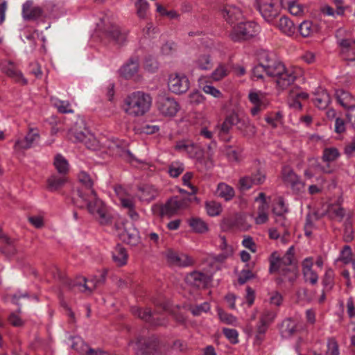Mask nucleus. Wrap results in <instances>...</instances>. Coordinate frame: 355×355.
Listing matches in <instances>:
<instances>
[{
    "label": "nucleus",
    "mask_w": 355,
    "mask_h": 355,
    "mask_svg": "<svg viewBox=\"0 0 355 355\" xmlns=\"http://www.w3.org/2000/svg\"><path fill=\"white\" fill-rule=\"evenodd\" d=\"M334 272L331 268H327L322 278L323 291L329 292L334 286Z\"/></svg>",
    "instance_id": "33"
},
{
    "label": "nucleus",
    "mask_w": 355,
    "mask_h": 355,
    "mask_svg": "<svg viewBox=\"0 0 355 355\" xmlns=\"http://www.w3.org/2000/svg\"><path fill=\"white\" fill-rule=\"evenodd\" d=\"M223 331L226 338L229 339L232 343H238V332L236 330L233 329L224 328Z\"/></svg>",
    "instance_id": "59"
},
{
    "label": "nucleus",
    "mask_w": 355,
    "mask_h": 355,
    "mask_svg": "<svg viewBox=\"0 0 355 355\" xmlns=\"http://www.w3.org/2000/svg\"><path fill=\"white\" fill-rule=\"evenodd\" d=\"M255 6L266 21H272L278 15L279 10L273 0H256Z\"/></svg>",
    "instance_id": "9"
},
{
    "label": "nucleus",
    "mask_w": 355,
    "mask_h": 355,
    "mask_svg": "<svg viewBox=\"0 0 355 355\" xmlns=\"http://www.w3.org/2000/svg\"><path fill=\"white\" fill-rule=\"evenodd\" d=\"M269 272L270 273L277 272L281 282H288L293 284L298 276L293 246L290 247L282 258L277 255V252L271 254Z\"/></svg>",
    "instance_id": "1"
},
{
    "label": "nucleus",
    "mask_w": 355,
    "mask_h": 355,
    "mask_svg": "<svg viewBox=\"0 0 355 355\" xmlns=\"http://www.w3.org/2000/svg\"><path fill=\"white\" fill-rule=\"evenodd\" d=\"M303 275L306 282H309L313 285L318 282V276L313 270L303 272Z\"/></svg>",
    "instance_id": "63"
},
{
    "label": "nucleus",
    "mask_w": 355,
    "mask_h": 355,
    "mask_svg": "<svg viewBox=\"0 0 355 355\" xmlns=\"http://www.w3.org/2000/svg\"><path fill=\"white\" fill-rule=\"evenodd\" d=\"M116 250L118 252L119 255L113 254L112 258L113 260L117 263V265L119 266H123L126 264L128 254L126 250L121 247L120 245H117L116 247Z\"/></svg>",
    "instance_id": "40"
},
{
    "label": "nucleus",
    "mask_w": 355,
    "mask_h": 355,
    "mask_svg": "<svg viewBox=\"0 0 355 355\" xmlns=\"http://www.w3.org/2000/svg\"><path fill=\"white\" fill-rule=\"evenodd\" d=\"M67 182L64 177L51 176L46 181L47 189L50 191H57L60 189Z\"/></svg>",
    "instance_id": "32"
},
{
    "label": "nucleus",
    "mask_w": 355,
    "mask_h": 355,
    "mask_svg": "<svg viewBox=\"0 0 355 355\" xmlns=\"http://www.w3.org/2000/svg\"><path fill=\"white\" fill-rule=\"evenodd\" d=\"M299 31L302 37H309L318 32V26L311 21H304L299 26Z\"/></svg>",
    "instance_id": "31"
},
{
    "label": "nucleus",
    "mask_w": 355,
    "mask_h": 355,
    "mask_svg": "<svg viewBox=\"0 0 355 355\" xmlns=\"http://www.w3.org/2000/svg\"><path fill=\"white\" fill-rule=\"evenodd\" d=\"M188 224L196 233L204 234L209 230L207 223L199 217H191L188 220Z\"/></svg>",
    "instance_id": "24"
},
{
    "label": "nucleus",
    "mask_w": 355,
    "mask_h": 355,
    "mask_svg": "<svg viewBox=\"0 0 355 355\" xmlns=\"http://www.w3.org/2000/svg\"><path fill=\"white\" fill-rule=\"evenodd\" d=\"M282 3L287 6L288 11L293 15H298L303 11L302 6L294 1L282 0Z\"/></svg>",
    "instance_id": "42"
},
{
    "label": "nucleus",
    "mask_w": 355,
    "mask_h": 355,
    "mask_svg": "<svg viewBox=\"0 0 355 355\" xmlns=\"http://www.w3.org/2000/svg\"><path fill=\"white\" fill-rule=\"evenodd\" d=\"M355 45V41L349 39L342 40L340 42L341 54L344 59L349 61H355V57L352 52V46Z\"/></svg>",
    "instance_id": "21"
},
{
    "label": "nucleus",
    "mask_w": 355,
    "mask_h": 355,
    "mask_svg": "<svg viewBox=\"0 0 355 355\" xmlns=\"http://www.w3.org/2000/svg\"><path fill=\"white\" fill-rule=\"evenodd\" d=\"M205 209L207 214L210 216H218L222 211V207L220 203L214 200L206 202Z\"/></svg>",
    "instance_id": "37"
},
{
    "label": "nucleus",
    "mask_w": 355,
    "mask_h": 355,
    "mask_svg": "<svg viewBox=\"0 0 355 355\" xmlns=\"http://www.w3.org/2000/svg\"><path fill=\"white\" fill-rule=\"evenodd\" d=\"M53 164L60 174L66 175L68 173V162L61 155L55 156Z\"/></svg>",
    "instance_id": "35"
},
{
    "label": "nucleus",
    "mask_w": 355,
    "mask_h": 355,
    "mask_svg": "<svg viewBox=\"0 0 355 355\" xmlns=\"http://www.w3.org/2000/svg\"><path fill=\"white\" fill-rule=\"evenodd\" d=\"M180 107L175 99L168 95L159 96L157 101V109L160 114L166 117H173L176 115Z\"/></svg>",
    "instance_id": "5"
},
{
    "label": "nucleus",
    "mask_w": 355,
    "mask_h": 355,
    "mask_svg": "<svg viewBox=\"0 0 355 355\" xmlns=\"http://www.w3.org/2000/svg\"><path fill=\"white\" fill-rule=\"evenodd\" d=\"M189 87V80L184 73L175 72L168 76V88L171 92L182 94L187 92Z\"/></svg>",
    "instance_id": "6"
},
{
    "label": "nucleus",
    "mask_w": 355,
    "mask_h": 355,
    "mask_svg": "<svg viewBox=\"0 0 355 355\" xmlns=\"http://www.w3.org/2000/svg\"><path fill=\"white\" fill-rule=\"evenodd\" d=\"M218 315L219 316L220 320L226 324H232L236 320L234 316L223 311L220 309H218Z\"/></svg>",
    "instance_id": "55"
},
{
    "label": "nucleus",
    "mask_w": 355,
    "mask_h": 355,
    "mask_svg": "<svg viewBox=\"0 0 355 355\" xmlns=\"http://www.w3.org/2000/svg\"><path fill=\"white\" fill-rule=\"evenodd\" d=\"M221 246L222 248H224L225 250L223 252L217 255L216 257L215 258V259L219 262L224 261L227 257H230L233 252L232 248L230 246L227 245L224 239H223V244Z\"/></svg>",
    "instance_id": "50"
},
{
    "label": "nucleus",
    "mask_w": 355,
    "mask_h": 355,
    "mask_svg": "<svg viewBox=\"0 0 355 355\" xmlns=\"http://www.w3.org/2000/svg\"><path fill=\"white\" fill-rule=\"evenodd\" d=\"M254 275L252 272L248 269L243 270L238 279V282L240 284H244L247 281L252 279Z\"/></svg>",
    "instance_id": "62"
},
{
    "label": "nucleus",
    "mask_w": 355,
    "mask_h": 355,
    "mask_svg": "<svg viewBox=\"0 0 355 355\" xmlns=\"http://www.w3.org/2000/svg\"><path fill=\"white\" fill-rule=\"evenodd\" d=\"M322 216V214L320 215L318 212L315 211L312 214H309L306 216V223L304 226L307 227L313 228V223L319 220Z\"/></svg>",
    "instance_id": "61"
},
{
    "label": "nucleus",
    "mask_w": 355,
    "mask_h": 355,
    "mask_svg": "<svg viewBox=\"0 0 355 355\" xmlns=\"http://www.w3.org/2000/svg\"><path fill=\"white\" fill-rule=\"evenodd\" d=\"M248 98L254 105H265L263 102L264 95L261 92L250 91Z\"/></svg>",
    "instance_id": "45"
},
{
    "label": "nucleus",
    "mask_w": 355,
    "mask_h": 355,
    "mask_svg": "<svg viewBox=\"0 0 355 355\" xmlns=\"http://www.w3.org/2000/svg\"><path fill=\"white\" fill-rule=\"evenodd\" d=\"M239 120V115L235 112H232L227 116L220 128L219 136L222 137L223 134L228 133L233 125L238 126Z\"/></svg>",
    "instance_id": "17"
},
{
    "label": "nucleus",
    "mask_w": 355,
    "mask_h": 355,
    "mask_svg": "<svg viewBox=\"0 0 355 355\" xmlns=\"http://www.w3.org/2000/svg\"><path fill=\"white\" fill-rule=\"evenodd\" d=\"M351 217L352 216L348 214L344 223L343 239L345 242H350L354 239V230Z\"/></svg>",
    "instance_id": "36"
},
{
    "label": "nucleus",
    "mask_w": 355,
    "mask_h": 355,
    "mask_svg": "<svg viewBox=\"0 0 355 355\" xmlns=\"http://www.w3.org/2000/svg\"><path fill=\"white\" fill-rule=\"evenodd\" d=\"M228 74V70L224 65H219L212 73L211 77L214 80H220Z\"/></svg>",
    "instance_id": "51"
},
{
    "label": "nucleus",
    "mask_w": 355,
    "mask_h": 355,
    "mask_svg": "<svg viewBox=\"0 0 355 355\" xmlns=\"http://www.w3.org/2000/svg\"><path fill=\"white\" fill-rule=\"evenodd\" d=\"M91 193L94 196V200H95V205H97L96 211L101 219V223H107L110 221V217L107 215L106 208L103 202L98 198L97 193L94 189H92Z\"/></svg>",
    "instance_id": "20"
},
{
    "label": "nucleus",
    "mask_w": 355,
    "mask_h": 355,
    "mask_svg": "<svg viewBox=\"0 0 355 355\" xmlns=\"http://www.w3.org/2000/svg\"><path fill=\"white\" fill-rule=\"evenodd\" d=\"M187 284L197 288L205 287L209 282V278L207 275L199 272L193 271L187 274L184 278Z\"/></svg>",
    "instance_id": "13"
},
{
    "label": "nucleus",
    "mask_w": 355,
    "mask_h": 355,
    "mask_svg": "<svg viewBox=\"0 0 355 355\" xmlns=\"http://www.w3.org/2000/svg\"><path fill=\"white\" fill-rule=\"evenodd\" d=\"M339 347L337 341L333 338H329L324 355H339Z\"/></svg>",
    "instance_id": "47"
},
{
    "label": "nucleus",
    "mask_w": 355,
    "mask_h": 355,
    "mask_svg": "<svg viewBox=\"0 0 355 355\" xmlns=\"http://www.w3.org/2000/svg\"><path fill=\"white\" fill-rule=\"evenodd\" d=\"M327 214L331 219L341 221L345 216V211L339 205H332L329 207Z\"/></svg>",
    "instance_id": "34"
},
{
    "label": "nucleus",
    "mask_w": 355,
    "mask_h": 355,
    "mask_svg": "<svg viewBox=\"0 0 355 355\" xmlns=\"http://www.w3.org/2000/svg\"><path fill=\"white\" fill-rule=\"evenodd\" d=\"M271 78L275 79L278 89L285 90L294 83L297 73L294 69L286 68L282 62L275 60Z\"/></svg>",
    "instance_id": "3"
},
{
    "label": "nucleus",
    "mask_w": 355,
    "mask_h": 355,
    "mask_svg": "<svg viewBox=\"0 0 355 355\" xmlns=\"http://www.w3.org/2000/svg\"><path fill=\"white\" fill-rule=\"evenodd\" d=\"M282 295L279 292L274 291L270 293V303L271 304L279 306L282 304Z\"/></svg>",
    "instance_id": "64"
},
{
    "label": "nucleus",
    "mask_w": 355,
    "mask_h": 355,
    "mask_svg": "<svg viewBox=\"0 0 355 355\" xmlns=\"http://www.w3.org/2000/svg\"><path fill=\"white\" fill-rule=\"evenodd\" d=\"M12 298L14 304L21 306L23 311H31L32 306L27 295L17 296L16 295H14Z\"/></svg>",
    "instance_id": "38"
},
{
    "label": "nucleus",
    "mask_w": 355,
    "mask_h": 355,
    "mask_svg": "<svg viewBox=\"0 0 355 355\" xmlns=\"http://www.w3.org/2000/svg\"><path fill=\"white\" fill-rule=\"evenodd\" d=\"M340 156V153L336 148H326L323 150L322 160L324 162H331L336 160Z\"/></svg>",
    "instance_id": "39"
},
{
    "label": "nucleus",
    "mask_w": 355,
    "mask_h": 355,
    "mask_svg": "<svg viewBox=\"0 0 355 355\" xmlns=\"http://www.w3.org/2000/svg\"><path fill=\"white\" fill-rule=\"evenodd\" d=\"M37 134L31 135L28 134L25 138L22 140H17L15 143V148H19V149H27L29 148L33 144L35 137H38Z\"/></svg>",
    "instance_id": "43"
},
{
    "label": "nucleus",
    "mask_w": 355,
    "mask_h": 355,
    "mask_svg": "<svg viewBox=\"0 0 355 355\" xmlns=\"http://www.w3.org/2000/svg\"><path fill=\"white\" fill-rule=\"evenodd\" d=\"M237 128L244 137L252 138L257 132L256 127L248 119H240Z\"/></svg>",
    "instance_id": "22"
},
{
    "label": "nucleus",
    "mask_w": 355,
    "mask_h": 355,
    "mask_svg": "<svg viewBox=\"0 0 355 355\" xmlns=\"http://www.w3.org/2000/svg\"><path fill=\"white\" fill-rule=\"evenodd\" d=\"M151 97L143 92H134L128 96L125 103L127 105L125 112L135 116L144 115L151 105Z\"/></svg>",
    "instance_id": "2"
},
{
    "label": "nucleus",
    "mask_w": 355,
    "mask_h": 355,
    "mask_svg": "<svg viewBox=\"0 0 355 355\" xmlns=\"http://www.w3.org/2000/svg\"><path fill=\"white\" fill-rule=\"evenodd\" d=\"M3 71L9 77L15 78L16 81H21L22 85L27 84V80L22 76L20 72L15 70V67L12 61L8 62V66L3 68Z\"/></svg>",
    "instance_id": "30"
},
{
    "label": "nucleus",
    "mask_w": 355,
    "mask_h": 355,
    "mask_svg": "<svg viewBox=\"0 0 355 355\" xmlns=\"http://www.w3.org/2000/svg\"><path fill=\"white\" fill-rule=\"evenodd\" d=\"M296 323L291 318L286 319L281 325V334L284 338H289L296 332Z\"/></svg>",
    "instance_id": "29"
},
{
    "label": "nucleus",
    "mask_w": 355,
    "mask_h": 355,
    "mask_svg": "<svg viewBox=\"0 0 355 355\" xmlns=\"http://www.w3.org/2000/svg\"><path fill=\"white\" fill-rule=\"evenodd\" d=\"M340 261L345 264L350 263L352 261V252L349 245H345L340 257Z\"/></svg>",
    "instance_id": "52"
},
{
    "label": "nucleus",
    "mask_w": 355,
    "mask_h": 355,
    "mask_svg": "<svg viewBox=\"0 0 355 355\" xmlns=\"http://www.w3.org/2000/svg\"><path fill=\"white\" fill-rule=\"evenodd\" d=\"M275 317V312L270 310H265L260 318V323L269 324L274 320Z\"/></svg>",
    "instance_id": "54"
},
{
    "label": "nucleus",
    "mask_w": 355,
    "mask_h": 355,
    "mask_svg": "<svg viewBox=\"0 0 355 355\" xmlns=\"http://www.w3.org/2000/svg\"><path fill=\"white\" fill-rule=\"evenodd\" d=\"M275 60L271 58L268 54L264 53L262 55L261 62L256 65L252 69V76L257 79H262L263 74L271 77L272 75Z\"/></svg>",
    "instance_id": "8"
},
{
    "label": "nucleus",
    "mask_w": 355,
    "mask_h": 355,
    "mask_svg": "<svg viewBox=\"0 0 355 355\" xmlns=\"http://www.w3.org/2000/svg\"><path fill=\"white\" fill-rule=\"evenodd\" d=\"M272 211L278 216L282 217L284 214L287 212L284 202L282 198H279L277 205L273 207Z\"/></svg>",
    "instance_id": "58"
},
{
    "label": "nucleus",
    "mask_w": 355,
    "mask_h": 355,
    "mask_svg": "<svg viewBox=\"0 0 355 355\" xmlns=\"http://www.w3.org/2000/svg\"><path fill=\"white\" fill-rule=\"evenodd\" d=\"M189 310L195 316L200 315L202 313H207L210 310V305L208 302H204L200 305L190 307Z\"/></svg>",
    "instance_id": "49"
},
{
    "label": "nucleus",
    "mask_w": 355,
    "mask_h": 355,
    "mask_svg": "<svg viewBox=\"0 0 355 355\" xmlns=\"http://www.w3.org/2000/svg\"><path fill=\"white\" fill-rule=\"evenodd\" d=\"M266 179L265 173L257 170L250 175L242 177L239 180V187L243 191L248 190L254 186L261 185L264 183Z\"/></svg>",
    "instance_id": "12"
},
{
    "label": "nucleus",
    "mask_w": 355,
    "mask_h": 355,
    "mask_svg": "<svg viewBox=\"0 0 355 355\" xmlns=\"http://www.w3.org/2000/svg\"><path fill=\"white\" fill-rule=\"evenodd\" d=\"M132 312L135 316H137L141 320L146 322H152L153 320V314L150 308L145 307H132Z\"/></svg>",
    "instance_id": "27"
},
{
    "label": "nucleus",
    "mask_w": 355,
    "mask_h": 355,
    "mask_svg": "<svg viewBox=\"0 0 355 355\" xmlns=\"http://www.w3.org/2000/svg\"><path fill=\"white\" fill-rule=\"evenodd\" d=\"M222 15L224 19L230 24L241 19L243 15L241 10L234 6H227L222 10Z\"/></svg>",
    "instance_id": "15"
},
{
    "label": "nucleus",
    "mask_w": 355,
    "mask_h": 355,
    "mask_svg": "<svg viewBox=\"0 0 355 355\" xmlns=\"http://www.w3.org/2000/svg\"><path fill=\"white\" fill-rule=\"evenodd\" d=\"M107 34L118 43H122L125 40V35L122 34L116 28H112V29L107 32Z\"/></svg>",
    "instance_id": "53"
},
{
    "label": "nucleus",
    "mask_w": 355,
    "mask_h": 355,
    "mask_svg": "<svg viewBox=\"0 0 355 355\" xmlns=\"http://www.w3.org/2000/svg\"><path fill=\"white\" fill-rule=\"evenodd\" d=\"M187 153L189 155L190 157H198V155L201 154L200 149L198 146L194 144L192 142L188 143V147Z\"/></svg>",
    "instance_id": "60"
},
{
    "label": "nucleus",
    "mask_w": 355,
    "mask_h": 355,
    "mask_svg": "<svg viewBox=\"0 0 355 355\" xmlns=\"http://www.w3.org/2000/svg\"><path fill=\"white\" fill-rule=\"evenodd\" d=\"M178 203L176 202V198H172L167 200V202L161 207L160 215L161 216H167L171 218L175 215L178 211Z\"/></svg>",
    "instance_id": "23"
},
{
    "label": "nucleus",
    "mask_w": 355,
    "mask_h": 355,
    "mask_svg": "<svg viewBox=\"0 0 355 355\" xmlns=\"http://www.w3.org/2000/svg\"><path fill=\"white\" fill-rule=\"evenodd\" d=\"M277 26L282 33L288 36L293 35L296 31L294 23L286 16H283L279 19Z\"/></svg>",
    "instance_id": "19"
},
{
    "label": "nucleus",
    "mask_w": 355,
    "mask_h": 355,
    "mask_svg": "<svg viewBox=\"0 0 355 355\" xmlns=\"http://www.w3.org/2000/svg\"><path fill=\"white\" fill-rule=\"evenodd\" d=\"M227 159L231 162L239 161V153L236 149L234 148L232 146L225 145L223 150Z\"/></svg>",
    "instance_id": "46"
},
{
    "label": "nucleus",
    "mask_w": 355,
    "mask_h": 355,
    "mask_svg": "<svg viewBox=\"0 0 355 355\" xmlns=\"http://www.w3.org/2000/svg\"><path fill=\"white\" fill-rule=\"evenodd\" d=\"M43 10L40 7H32L31 3L26 2L23 6V15L26 20H35L42 16Z\"/></svg>",
    "instance_id": "18"
},
{
    "label": "nucleus",
    "mask_w": 355,
    "mask_h": 355,
    "mask_svg": "<svg viewBox=\"0 0 355 355\" xmlns=\"http://www.w3.org/2000/svg\"><path fill=\"white\" fill-rule=\"evenodd\" d=\"M282 177L284 183L289 186L295 192L301 191L304 187V184L289 166H286L283 167Z\"/></svg>",
    "instance_id": "10"
},
{
    "label": "nucleus",
    "mask_w": 355,
    "mask_h": 355,
    "mask_svg": "<svg viewBox=\"0 0 355 355\" xmlns=\"http://www.w3.org/2000/svg\"><path fill=\"white\" fill-rule=\"evenodd\" d=\"M3 282L6 286H17L24 281L21 273L17 270H12L8 265L6 270L3 274Z\"/></svg>",
    "instance_id": "14"
},
{
    "label": "nucleus",
    "mask_w": 355,
    "mask_h": 355,
    "mask_svg": "<svg viewBox=\"0 0 355 355\" xmlns=\"http://www.w3.org/2000/svg\"><path fill=\"white\" fill-rule=\"evenodd\" d=\"M216 193L219 197L224 198L226 201L232 200L235 196L234 189L223 182L218 184Z\"/></svg>",
    "instance_id": "28"
},
{
    "label": "nucleus",
    "mask_w": 355,
    "mask_h": 355,
    "mask_svg": "<svg viewBox=\"0 0 355 355\" xmlns=\"http://www.w3.org/2000/svg\"><path fill=\"white\" fill-rule=\"evenodd\" d=\"M184 171V166L181 162L172 163L168 170V173L172 178H178Z\"/></svg>",
    "instance_id": "44"
},
{
    "label": "nucleus",
    "mask_w": 355,
    "mask_h": 355,
    "mask_svg": "<svg viewBox=\"0 0 355 355\" xmlns=\"http://www.w3.org/2000/svg\"><path fill=\"white\" fill-rule=\"evenodd\" d=\"M166 261L170 264L180 268L191 266L194 264V259L187 254L175 252L171 249L164 253Z\"/></svg>",
    "instance_id": "7"
},
{
    "label": "nucleus",
    "mask_w": 355,
    "mask_h": 355,
    "mask_svg": "<svg viewBox=\"0 0 355 355\" xmlns=\"http://www.w3.org/2000/svg\"><path fill=\"white\" fill-rule=\"evenodd\" d=\"M259 30V26L253 21L241 22L233 27L230 36L233 41L241 42L256 36Z\"/></svg>",
    "instance_id": "4"
},
{
    "label": "nucleus",
    "mask_w": 355,
    "mask_h": 355,
    "mask_svg": "<svg viewBox=\"0 0 355 355\" xmlns=\"http://www.w3.org/2000/svg\"><path fill=\"white\" fill-rule=\"evenodd\" d=\"M135 7L137 8V14L141 18L146 17V10L148 8V3L146 0H135Z\"/></svg>",
    "instance_id": "48"
},
{
    "label": "nucleus",
    "mask_w": 355,
    "mask_h": 355,
    "mask_svg": "<svg viewBox=\"0 0 355 355\" xmlns=\"http://www.w3.org/2000/svg\"><path fill=\"white\" fill-rule=\"evenodd\" d=\"M136 344L142 355L155 354V336L153 333L148 336H138L136 338Z\"/></svg>",
    "instance_id": "11"
},
{
    "label": "nucleus",
    "mask_w": 355,
    "mask_h": 355,
    "mask_svg": "<svg viewBox=\"0 0 355 355\" xmlns=\"http://www.w3.org/2000/svg\"><path fill=\"white\" fill-rule=\"evenodd\" d=\"M335 95L339 104L346 109L354 104L352 95L344 89L336 90Z\"/></svg>",
    "instance_id": "26"
},
{
    "label": "nucleus",
    "mask_w": 355,
    "mask_h": 355,
    "mask_svg": "<svg viewBox=\"0 0 355 355\" xmlns=\"http://www.w3.org/2000/svg\"><path fill=\"white\" fill-rule=\"evenodd\" d=\"M313 101L319 109H325L330 103L331 98L326 90L320 88L315 92Z\"/></svg>",
    "instance_id": "16"
},
{
    "label": "nucleus",
    "mask_w": 355,
    "mask_h": 355,
    "mask_svg": "<svg viewBox=\"0 0 355 355\" xmlns=\"http://www.w3.org/2000/svg\"><path fill=\"white\" fill-rule=\"evenodd\" d=\"M139 191H141L142 194L140 196V198L146 200H149L154 198L153 193L155 191V189L153 188V187H149L148 185H144L142 187H139Z\"/></svg>",
    "instance_id": "56"
},
{
    "label": "nucleus",
    "mask_w": 355,
    "mask_h": 355,
    "mask_svg": "<svg viewBox=\"0 0 355 355\" xmlns=\"http://www.w3.org/2000/svg\"><path fill=\"white\" fill-rule=\"evenodd\" d=\"M126 232L128 235V243L132 245H137L139 240L138 231L136 229H132L126 230Z\"/></svg>",
    "instance_id": "57"
},
{
    "label": "nucleus",
    "mask_w": 355,
    "mask_h": 355,
    "mask_svg": "<svg viewBox=\"0 0 355 355\" xmlns=\"http://www.w3.org/2000/svg\"><path fill=\"white\" fill-rule=\"evenodd\" d=\"M78 197L79 198L76 199V202L80 207H86L90 213L97 214V205H95V200H94L93 202L85 200L83 194L81 192L79 193Z\"/></svg>",
    "instance_id": "41"
},
{
    "label": "nucleus",
    "mask_w": 355,
    "mask_h": 355,
    "mask_svg": "<svg viewBox=\"0 0 355 355\" xmlns=\"http://www.w3.org/2000/svg\"><path fill=\"white\" fill-rule=\"evenodd\" d=\"M139 69L138 58H131L122 68L121 73L125 78H132Z\"/></svg>",
    "instance_id": "25"
}]
</instances>
